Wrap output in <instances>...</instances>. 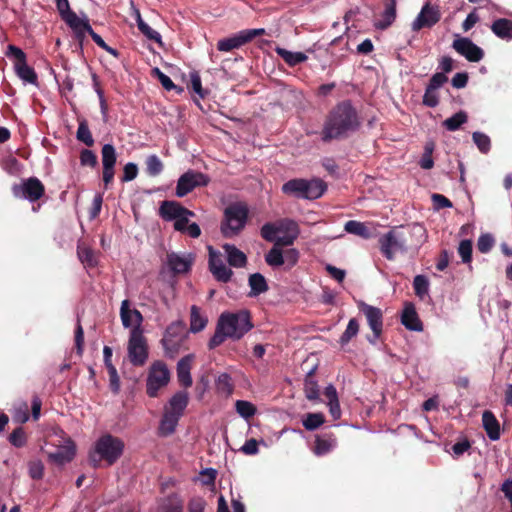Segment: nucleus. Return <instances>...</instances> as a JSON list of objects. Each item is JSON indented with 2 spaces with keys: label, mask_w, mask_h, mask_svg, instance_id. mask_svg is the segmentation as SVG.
<instances>
[{
  "label": "nucleus",
  "mask_w": 512,
  "mask_h": 512,
  "mask_svg": "<svg viewBox=\"0 0 512 512\" xmlns=\"http://www.w3.org/2000/svg\"><path fill=\"white\" fill-rule=\"evenodd\" d=\"M361 124L360 115L351 100H342L327 113L320 132L321 140L329 143L346 139L357 132Z\"/></svg>",
  "instance_id": "f257e3e1"
},
{
  "label": "nucleus",
  "mask_w": 512,
  "mask_h": 512,
  "mask_svg": "<svg viewBox=\"0 0 512 512\" xmlns=\"http://www.w3.org/2000/svg\"><path fill=\"white\" fill-rule=\"evenodd\" d=\"M253 327L251 314L248 310L223 312L217 320L213 336L208 341V349L214 350L223 344L227 338L240 340Z\"/></svg>",
  "instance_id": "f03ea898"
},
{
  "label": "nucleus",
  "mask_w": 512,
  "mask_h": 512,
  "mask_svg": "<svg viewBox=\"0 0 512 512\" xmlns=\"http://www.w3.org/2000/svg\"><path fill=\"white\" fill-rule=\"evenodd\" d=\"M249 210L243 203H233L224 210V218L221 222V233L225 238L238 235L246 226Z\"/></svg>",
  "instance_id": "7ed1b4c3"
},
{
  "label": "nucleus",
  "mask_w": 512,
  "mask_h": 512,
  "mask_svg": "<svg viewBox=\"0 0 512 512\" xmlns=\"http://www.w3.org/2000/svg\"><path fill=\"white\" fill-rule=\"evenodd\" d=\"M379 248L387 260H394L395 254L406 253L408 242L405 233L397 227L390 229L379 238Z\"/></svg>",
  "instance_id": "20e7f679"
},
{
  "label": "nucleus",
  "mask_w": 512,
  "mask_h": 512,
  "mask_svg": "<svg viewBox=\"0 0 512 512\" xmlns=\"http://www.w3.org/2000/svg\"><path fill=\"white\" fill-rule=\"evenodd\" d=\"M185 328L186 325L181 320L174 321L167 326L161 343L168 357L174 358L178 354L187 337Z\"/></svg>",
  "instance_id": "39448f33"
},
{
  "label": "nucleus",
  "mask_w": 512,
  "mask_h": 512,
  "mask_svg": "<svg viewBox=\"0 0 512 512\" xmlns=\"http://www.w3.org/2000/svg\"><path fill=\"white\" fill-rule=\"evenodd\" d=\"M170 381V371L165 362L161 360L154 361L148 371L146 381V393L149 397L158 396L160 389L167 386Z\"/></svg>",
  "instance_id": "423d86ee"
},
{
  "label": "nucleus",
  "mask_w": 512,
  "mask_h": 512,
  "mask_svg": "<svg viewBox=\"0 0 512 512\" xmlns=\"http://www.w3.org/2000/svg\"><path fill=\"white\" fill-rule=\"evenodd\" d=\"M128 358L133 366L141 367L148 359V345L143 329H131L128 341Z\"/></svg>",
  "instance_id": "0eeeda50"
},
{
  "label": "nucleus",
  "mask_w": 512,
  "mask_h": 512,
  "mask_svg": "<svg viewBox=\"0 0 512 512\" xmlns=\"http://www.w3.org/2000/svg\"><path fill=\"white\" fill-rule=\"evenodd\" d=\"M123 449V441L111 434L100 437L95 445V452L100 459L105 460L109 465L114 464L120 458Z\"/></svg>",
  "instance_id": "6e6552de"
},
{
  "label": "nucleus",
  "mask_w": 512,
  "mask_h": 512,
  "mask_svg": "<svg viewBox=\"0 0 512 512\" xmlns=\"http://www.w3.org/2000/svg\"><path fill=\"white\" fill-rule=\"evenodd\" d=\"M7 55L13 56L15 59L14 69L17 76L24 82L37 86L38 76L34 68L27 64L26 54L23 50L14 45H9Z\"/></svg>",
  "instance_id": "1a4fd4ad"
},
{
  "label": "nucleus",
  "mask_w": 512,
  "mask_h": 512,
  "mask_svg": "<svg viewBox=\"0 0 512 512\" xmlns=\"http://www.w3.org/2000/svg\"><path fill=\"white\" fill-rule=\"evenodd\" d=\"M12 192L15 197L34 203L45 195V186L37 177L33 176L22 180L20 184L13 185Z\"/></svg>",
  "instance_id": "9d476101"
},
{
  "label": "nucleus",
  "mask_w": 512,
  "mask_h": 512,
  "mask_svg": "<svg viewBox=\"0 0 512 512\" xmlns=\"http://www.w3.org/2000/svg\"><path fill=\"white\" fill-rule=\"evenodd\" d=\"M357 306L359 311L365 315L367 323L373 332V336H368L367 340L371 344H375L383 332V312L380 308L369 305L364 301H359Z\"/></svg>",
  "instance_id": "9b49d317"
},
{
  "label": "nucleus",
  "mask_w": 512,
  "mask_h": 512,
  "mask_svg": "<svg viewBox=\"0 0 512 512\" xmlns=\"http://www.w3.org/2000/svg\"><path fill=\"white\" fill-rule=\"evenodd\" d=\"M209 182L210 178L208 175L199 171L188 170L177 181L176 195L180 198L184 197L197 187L207 186Z\"/></svg>",
  "instance_id": "f8f14e48"
},
{
  "label": "nucleus",
  "mask_w": 512,
  "mask_h": 512,
  "mask_svg": "<svg viewBox=\"0 0 512 512\" xmlns=\"http://www.w3.org/2000/svg\"><path fill=\"white\" fill-rule=\"evenodd\" d=\"M265 33L263 28L242 30L231 37L220 39L217 42V49L221 52H229L242 47L257 36H262Z\"/></svg>",
  "instance_id": "ddd939ff"
},
{
  "label": "nucleus",
  "mask_w": 512,
  "mask_h": 512,
  "mask_svg": "<svg viewBox=\"0 0 512 512\" xmlns=\"http://www.w3.org/2000/svg\"><path fill=\"white\" fill-rule=\"evenodd\" d=\"M441 19V12L438 6L429 2L423 5L420 13L412 23L413 31H420L423 28H431Z\"/></svg>",
  "instance_id": "4468645a"
},
{
  "label": "nucleus",
  "mask_w": 512,
  "mask_h": 512,
  "mask_svg": "<svg viewBox=\"0 0 512 512\" xmlns=\"http://www.w3.org/2000/svg\"><path fill=\"white\" fill-rule=\"evenodd\" d=\"M102 156V179L107 189L108 186L113 182L115 175V164L117 161L116 149L112 144H105L101 149Z\"/></svg>",
  "instance_id": "2eb2a0df"
},
{
  "label": "nucleus",
  "mask_w": 512,
  "mask_h": 512,
  "mask_svg": "<svg viewBox=\"0 0 512 512\" xmlns=\"http://www.w3.org/2000/svg\"><path fill=\"white\" fill-rule=\"evenodd\" d=\"M453 48L470 62H479L484 57V51L469 38L463 37L453 41Z\"/></svg>",
  "instance_id": "dca6fc26"
},
{
  "label": "nucleus",
  "mask_w": 512,
  "mask_h": 512,
  "mask_svg": "<svg viewBox=\"0 0 512 512\" xmlns=\"http://www.w3.org/2000/svg\"><path fill=\"white\" fill-rule=\"evenodd\" d=\"M195 257L192 254L180 255L175 252H169L166 255L165 264L174 274H184L190 271Z\"/></svg>",
  "instance_id": "f3484780"
},
{
  "label": "nucleus",
  "mask_w": 512,
  "mask_h": 512,
  "mask_svg": "<svg viewBox=\"0 0 512 512\" xmlns=\"http://www.w3.org/2000/svg\"><path fill=\"white\" fill-rule=\"evenodd\" d=\"M120 317L125 328L142 329L143 316L137 309L130 308V301L125 299L121 303Z\"/></svg>",
  "instance_id": "a211bd4d"
},
{
  "label": "nucleus",
  "mask_w": 512,
  "mask_h": 512,
  "mask_svg": "<svg viewBox=\"0 0 512 512\" xmlns=\"http://www.w3.org/2000/svg\"><path fill=\"white\" fill-rule=\"evenodd\" d=\"M184 214H192V211L177 201L165 200L159 207V215L165 221H174Z\"/></svg>",
  "instance_id": "6ab92c4d"
},
{
  "label": "nucleus",
  "mask_w": 512,
  "mask_h": 512,
  "mask_svg": "<svg viewBox=\"0 0 512 512\" xmlns=\"http://www.w3.org/2000/svg\"><path fill=\"white\" fill-rule=\"evenodd\" d=\"M194 359H195L194 354H188V355L182 357L177 363V367H176L177 378H178L180 385L183 386L184 388H189L193 384V380H192L190 371H191L192 363H193Z\"/></svg>",
  "instance_id": "aec40b11"
},
{
  "label": "nucleus",
  "mask_w": 512,
  "mask_h": 512,
  "mask_svg": "<svg viewBox=\"0 0 512 512\" xmlns=\"http://www.w3.org/2000/svg\"><path fill=\"white\" fill-rule=\"evenodd\" d=\"M184 503L177 493L160 498L152 512H183Z\"/></svg>",
  "instance_id": "412c9836"
},
{
  "label": "nucleus",
  "mask_w": 512,
  "mask_h": 512,
  "mask_svg": "<svg viewBox=\"0 0 512 512\" xmlns=\"http://www.w3.org/2000/svg\"><path fill=\"white\" fill-rule=\"evenodd\" d=\"M401 323L405 326L406 329L411 331L420 332L423 330V324L416 312L415 306L413 303L408 302L405 304L402 316Z\"/></svg>",
  "instance_id": "4be33fe9"
},
{
  "label": "nucleus",
  "mask_w": 512,
  "mask_h": 512,
  "mask_svg": "<svg viewBox=\"0 0 512 512\" xmlns=\"http://www.w3.org/2000/svg\"><path fill=\"white\" fill-rule=\"evenodd\" d=\"M397 0H388L385 2L384 11L381 13L380 18L374 23L376 29L386 30L395 21L397 16Z\"/></svg>",
  "instance_id": "5701e85b"
},
{
  "label": "nucleus",
  "mask_w": 512,
  "mask_h": 512,
  "mask_svg": "<svg viewBox=\"0 0 512 512\" xmlns=\"http://www.w3.org/2000/svg\"><path fill=\"white\" fill-rule=\"evenodd\" d=\"M181 417L182 416H179L176 413L164 410L158 427V434L163 437L173 434Z\"/></svg>",
  "instance_id": "b1692460"
},
{
  "label": "nucleus",
  "mask_w": 512,
  "mask_h": 512,
  "mask_svg": "<svg viewBox=\"0 0 512 512\" xmlns=\"http://www.w3.org/2000/svg\"><path fill=\"white\" fill-rule=\"evenodd\" d=\"M337 445V439L331 432L316 436L314 453L318 456L325 455L332 451Z\"/></svg>",
  "instance_id": "393cba45"
},
{
  "label": "nucleus",
  "mask_w": 512,
  "mask_h": 512,
  "mask_svg": "<svg viewBox=\"0 0 512 512\" xmlns=\"http://www.w3.org/2000/svg\"><path fill=\"white\" fill-rule=\"evenodd\" d=\"M222 248L226 253L227 261L230 266L242 268L247 264V256L235 245L225 243Z\"/></svg>",
  "instance_id": "a878e982"
},
{
  "label": "nucleus",
  "mask_w": 512,
  "mask_h": 512,
  "mask_svg": "<svg viewBox=\"0 0 512 512\" xmlns=\"http://www.w3.org/2000/svg\"><path fill=\"white\" fill-rule=\"evenodd\" d=\"M188 402V393L186 391H179L170 398L168 405L165 406L164 410L182 416L188 405Z\"/></svg>",
  "instance_id": "bb28decb"
},
{
  "label": "nucleus",
  "mask_w": 512,
  "mask_h": 512,
  "mask_svg": "<svg viewBox=\"0 0 512 512\" xmlns=\"http://www.w3.org/2000/svg\"><path fill=\"white\" fill-rule=\"evenodd\" d=\"M483 427L490 440L496 441L500 438V425L491 411H484L482 415Z\"/></svg>",
  "instance_id": "cd10ccee"
},
{
  "label": "nucleus",
  "mask_w": 512,
  "mask_h": 512,
  "mask_svg": "<svg viewBox=\"0 0 512 512\" xmlns=\"http://www.w3.org/2000/svg\"><path fill=\"white\" fill-rule=\"evenodd\" d=\"M75 455V447L73 443L70 442L69 445L58 448L55 452L48 453V458L51 462L63 465L65 463L70 462Z\"/></svg>",
  "instance_id": "c85d7f7f"
},
{
  "label": "nucleus",
  "mask_w": 512,
  "mask_h": 512,
  "mask_svg": "<svg viewBox=\"0 0 512 512\" xmlns=\"http://www.w3.org/2000/svg\"><path fill=\"white\" fill-rule=\"evenodd\" d=\"M344 230L349 234L357 235L363 239H370L374 236L371 227L356 220L347 221L344 225Z\"/></svg>",
  "instance_id": "c756f323"
},
{
  "label": "nucleus",
  "mask_w": 512,
  "mask_h": 512,
  "mask_svg": "<svg viewBox=\"0 0 512 512\" xmlns=\"http://www.w3.org/2000/svg\"><path fill=\"white\" fill-rule=\"evenodd\" d=\"M492 32L500 39H512V20L507 18H498L491 25Z\"/></svg>",
  "instance_id": "7c9ffc66"
},
{
  "label": "nucleus",
  "mask_w": 512,
  "mask_h": 512,
  "mask_svg": "<svg viewBox=\"0 0 512 512\" xmlns=\"http://www.w3.org/2000/svg\"><path fill=\"white\" fill-rule=\"evenodd\" d=\"M208 324V318L201 312V309L193 305L190 309V332L199 333L205 329Z\"/></svg>",
  "instance_id": "2f4dec72"
},
{
  "label": "nucleus",
  "mask_w": 512,
  "mask_h": 512,
  "mask_svg": "<svg viewBox=\"0 0 512 512\" xmlns=\"http://www.w3.org/2000/svg\"><path fill=\"white\" fill-rule=\"evenodd\" d=\"M77 256L85 267L94 268L98 265V258L95 251L84 243L77 245Z\"/></svg>",
  "instance_id": "473e14b6"
},
{
  "label": "nucleus",
  "mask_w": 512,
  "mask_h": 512,
  "mask_svg": "<svg viewBox=\"0 0 512 512\" xmlns=\"http://www.w3.org/2000/svg\"><path fill=\"white\" fill-rule=\"evenodd\" d=\"M248 284L250 287L249 296L256 297L268 291L269 286L265 277L261 273H254L249 276Z\"/></svg>",
  "instance_id": "72a5a7b5"
},
{
  "label": "nucleus",
  "mask_w": 512,
  "mask_h": 512,
  "mask_svg": "<svg viewBox=\"0 0 512 512\" xmlns=\"http://www.w3.org/2000/svg\"><path fill=\"white\" fill-rule=\"evenodd\" d=\"M275 52L290 67H295L308 59L307 55L303 52H292L282 47H276Z\"/></svg>",
  "instance_id": "f704fd0d"
},
{
  "label": "nucleus",
  "mask_w": 512,
  "mask_h": 512,
  "mask_svg": "<svg viewBox=\"0 0 512 512\" xmlns=\"http://www.w3.org/2000/svg\"><path fill=\"white\" fill-rule=\"evenodd\" d=\"M305 199H317L323 195L326 190V184L320 179L306 180Z\"/></svg>",
  "instance_id": "c9c22d12"
},
{
  "label": "nucleus",
  "mask_w": 512,
  "mask_h": 512,
  "mask_svg": "<svg viewBox=\"0 0 512 512\" xmlns=\"http://www.w3.org/2000/svg\"><path fill=\"white\" fill-rule=\"evenodd\" d=\"M66 24L72 29L75 40L79 43V46L82 47L85 40V34L87 33L84 26L90 25L88 19L83 20L77 16L74 20H71V22H66Z\"/></svg>",
  "instance_id": "e433bc0d"
},
{
  "label": "nucleus",
  "mask_w": 512,
  "mask_h": 512,
  "mask_svg": "<svg viewBox=\"0 0 512 512\" xmlns=\"http://www.w3.org/2000/svg\"><path fill=\"white\" fill-rule=\"evenodd\" d=\"M305 185V179H292L284 183L282 186V191L285 194H291L299 198H304L306 188Z\"/></svg>",
  "instance_id": "4c0bfd02"
},
{
  "label": "nucleus",
  "mask_w": 512,
  "mask_h": 512,
  "mask_svg": "<svg viewBox=\"0 0 512 512\" xmlns=\"http://www.w3.org/2000/svg\"><path fill=\"white\" fill-rule=\"evenodd\" d=\"M145 166L146 173L151 177L158 176L164 169L163 162L156 154L147 156Z\"/></svg>",
  "instance_id": "58836bf2"
},
{
  "label": "nucleus",
  "mask_w": 512,
  "mask_h": 512,
  "mask_svg": "<svg viewBox=\"0 0 512 512\" xmlns=\"http://www.w3.org/2000/svg\"><path fill=\"white\" fill-rule=\"evenodd\" d=\"M137 26L144 36L162 46L161 35L144 22L139 12H137Z\"/></svg>",
  "instance_id": "ea45409f"
},
{
  "label": "nucleus",
  "mask_w": 512,
  "mask_h": 512,
  "mask_svg": "<svg viewBox=\"0 0 512 512\" xmlns=\"http://www.w3.org/2000/svg\"><path fill=\"white\" fill-rule=\"evenodd\" d=\"M76 138L78 141L84 143L88 147H92L94 145V139L86 120H81L79 122Z\"/></svg>",
  "instance_id": "a19ab883"
},
{
  "label": "nucleus",
  "mask_w": 512,
  "mask_h": 512,
  "mask_svg": "<svg viewBox=\"0 0 512 512\" xmlns=\"http://www.w3.org/2000/svg\"><path fill=\"white\" fill-rule=\"evenodd\" d=\"M467 114L464 111H459L455 113L453 116L447 118L443 125L444 127L449 131H456L458 130L461 125L467 122Z\"/></svg>",
  "instance_id": "79ce46f5"
},
{
  "label": "nucleus",
  "mask_w": 512,
  "mask_h": 512,
  "mask_svg": "<svg viewBox=\"0 0 512 512\" xmlns=\"http://www.w3.org/2000/svg\"><path fill=\"white\" fill-rule=\"evenodd\" d=\"M359 323L357 319L352 318L349 320L348 325L345 331L342 333L339 339V343L341 346L347 345L353 337H355L359 332Z\"/></svg>",
  "instance_id": "37998d69"
},
{
  "label": "nucleus",
  "mask_w": 512,
  "mask_h": 512,
  "mask_svg": "<svg viewBox=\"0 0 512 512\" xmlns=\"http://www.w3.org/2000/svg\"><path fill=\"white\" fill-rule=\"evenodd\" d=\"M265 261L271 267H279L284 265V255L281 248L273 246L266 254Z\"/></svg>",
  "instance_id": "c03bdc74"
},
{
  "label": "nucleus",
  "mask_w": 512,
  "mask_h": 512,
  "mask_svg": "<svg viewBox=\"0 0 512 512\" xmlns=\"http://www.w3.org/2000/svg\"><path fill=\"white\" fill-rule=\"evenodd\" d=\"M325 422L324 415L322 413H308L303 419V426L308 431H314L318 429Z\"/></svg>",
  "instance_id": "a18cd8bd"
},
{
  "label": "nucleus",
  "mask_w": 512,
  "mask_h": 512,
  "mask_svg": "<svg viewBox=\"0 0 512 512\" xmlns=\"http://www.w3.org/2000/svg\"><path fill=\"white\" fill-rule=\"evenodd\" d=\"M277 225L279 233L290 234L293 236H299L300 234L298 223L292 219H282L277 222Z\"/></svg>",
  "instance_id": "49530a36"
},
{
  "label": "nucleus",
  "mask_w": 512,
  "mask_h": 512,
  "mask_svg": "<svg viewBox=\"0 0 512 512\" xmlns=\"http://www.w3.org/2000/svg\"><path fill=\"white\" fill-rule=\"evenodd\" d=\"M304 392L305 396L309 400H317L319 398V388L317 381L312 377L311 373H309L304 382Z\"/></svg>",
  "instance_id": "de8ad7c7"
},
{
  "label": "nucleus",
  "mask_w": 512,
  "mask_h": 512,
  "mask_svg": "<svg viewBox=\"0 0 512 512\" xmlns=\"http://www.w3.org/2000/svg\"><path fill=\"white\" fill-rule=\"evenodd\" d=\"M56 7L59 12L61 19L66 22H71L74 18L77 17V14L71 10L70 4L68 0H55Z\"/></svg>",
  "instance_id": "09e8293b"
},
{
  "label": "nucleus",
  "mask_w": 512,
  "mask_h": 512,
  "mask_svg": "<svg viewBox=\"0 0 512 512\" xmlns=\"http://www.w3.org/2000/svg\"><path fill=\"white\" fill-rule=\"evenodd\" d=\"M413 288L415 295L423 299L429 291V281L424 275H417L413 280Z\"/></svg>",
  "instance_id": "8fccbe9b"
},
{
  "label": "nucleus",
  "mask_w": 512,
  "mask_h": 512,
  "mask_svg": "<svg viewBox=\"0 0 512 512\" xmlns=\"http://www.w3.org/2000/svg\"><path fill=\"white\" fill-rule=\"evenodd\" d=\"M237 413L245 419H249L256 413V407L249 401L237 400L235 403Z\"/></svg>",
  "instance_id": "3c124183"
},
{
  "label": "nucleus",
  "mask_w": 512,
  "mask_h": 512,
  "mask_svg": "<svg viewBox=\"0 0 512 512\" xmlns=\"http://www.w3.org/2000/svg\"><path fill=\"white\" fill-rule=\"evenodd\" d=\"M12 418L15 422L23 424L29 420V408L27 402H20L12 412Z\"/></svg>",
  "instance_id": "603ef678"
},
{
  "label": "nucleus",
  "mask_w": 512,
  "mask_h": 512,
  "mask_svg": "<svg viewBox=\"0 0 512 512\" xmlns=\"http://www.w3.org/2000/svg\"><path fill=\"white\" fill-rule=\"evenodd\" d=\"M9 442L17 448L24 447L27 443V434L23 427H17L9 435Z\"/></svg>",
  "instance_id": "864d4df0"
},
{
  "label": "nucleus",
  "mask_w": 512,
  "mask_h": 512,
  "mask_svg": "<svg viewBox=\"0 0 512 512\" xmlns=\"http://www.w3.org/2000/svg\"><path fill=\"white\" fill-rule=\"evenodd\" d=\"M216 388L219 392L231 394L233 391L232 378L227 373H222L216 379Z\"/></svg>",
  "instance_id": "5fc2aeb1"
},
{
  "label": "nucleus",
  "mask_w": 512,
  "mask_h": 512,
  "mask_svg": "<svg viewBox=\"0 0 512 512\" xmlns=\"http://www.w3.org/2000/svg\"><path fill=\"white\" fill-rule=\"evenodd\" d=\"M472 241L469 239L462 240L458 247V254L465 264H470L472 261Z\"/></svg>",
  "instance_id": "6e6d98bb"
},
{
  "label": "nucleus",
  "mask_w": 512,
  "mask_h": 512,
  "mask_svg": "<svg viewBox=\"0 0 512 512\" xmlns=\"http://www.w3.org/2000/svg\"><path fill=\"white\" fill-rule=\"evenodd\" d=\"M153 72L157 75L159 82L167 91L176 90L178 94L183 92V88L175 85L171 78L164 74L159 68H155Z\"/></svg>",
  "instance_id": "4d7b16f0"
},
{
  "label": "nucleus",
  "mask_w": 512,
  "mask_h": 512,
  "mask_svg": "<svg viewBox=\"0 0 512 512\" xmlns=\"http://www.w3.org/2000/svg\"><path fill=\"white\" fill-rule=\"evenodd\" d=\"M473 141L482 153H487L491 148L490 138L481 132H474L472 135Z\"/></svg>",
  "instance_id": "13d9d810"
},
{
  "label": "nucleus",
  "mask_w": 512,
  "mask_h": 512,
  "mask_svg": "<svg viewBox=\"0 0 512 512\" xmlns=\"http://www.w3.org/2000/svg\"><path fill=\"white\" fill-rule=\"evenodd\" d=\"M261 237L268 242H275L276 234L279 233L277 223H265L260 230Z\"/></svg>",
  "instance_id": "bf43d9fd"
},
{
  "label": "nucleus",
  "mask_w": 512,
  "mask_h": 512,
  "mask_svg": "<svg viewBox=\"0 0 512 512\" xmlns=\"http://www.w3.org/2000/svg\"><path fill=\"white\" fill-rule=\"evenodd\" d=\"M215 279L219 282L227 283L231 280L233 271L228 268L225 264L220 267H215V270L211 272Z\"/></svg>",
  "instance_id": "052dcab7"
},
{
  "label": "nucleus",
  "mask_w": 512,
  "mask_h": 512,
  "mask_svg": "<svg viewBox=\"0 0 512 512\" xmlns=\"http://www.w3.org/2000/svg\"><path fill=\"white\" fill-rule=\"evenodd\" d=\"M29 475L34 480H40L44 475V465L40 460L30 461L28 464Z\"/></svg>",
  "instance_id": "680f3d73"
},
{
  "label": "nucleus",
  "mask_w": 512,
  "mask_h": 512,
  "mask_svg": "<svg viewBox=\"0 0 512 512\" xmlns=\"http://www.w3.org/2000/svg\"><path fill=\"white\" fill-rule=\"evenodd\" d=\"M494 238L490 234H482L477 241V248L481 253H488L494 246Z\"/></svg>",
  "instance_id": "e2e57ef3"
},
{
  "label": "nucleus",
  "mask_w": 512,
  "mask_h": 512,
  "mask_svg": "<svg viewBox=\"0 0 512 512\" xmlns=\"http://www.w3.org/2000/svg\"><path fill=\"white\" fill-rule=\"evenodd\" d=\"M109 375V385L114 393H118L120 390V379L116 370V367L113 364H109L106 367Z\"/></svg>",
  "instance_id": "0e129e2a"
},
{
  "label": "nucleus",
  "mask_w": 512,
  "mask_h": 512,
  "mask_svg": "<svg viewBox=\"0 0 512 512\" xmlns=\"http://www.w3.org/2000/svg\"><path fill=\"white\" fill-rule=\"evenodd\" d=\"M423 104L430 108L436 107L439 104V96L437 90L426 87L423 96Z\"/></svg>",
  "instance_id": "69168bd1"
},
{
  "label": "nucleus",
  "mask_w": 512,
  "mask_h": 512,
  "mask_svg": "<svg viewBox=\"0 0 512 512\" xmlns=\"http://www.w3.org/2000/svg\"><path fill=\"white\" fill-rule=\"evenodd\" d=\"M80 163L82 166L94 168L98 163L97 156L93 151L84 149L80 153Z\"/></svg>",
  "instance_id": "338daca9"
},
{
  "label": "nucleus",
  "mask_w": 512,
  "mask_h": 512,
  "mask_svg": "<svg viewBox=\"0 0 512 512\" xmlns=\"http://www.w3.org/2000/svg\"><path fill=\"white\" fill-rule=\"evenodd\" d=\"M138 175V166L133 163L129 162L123 167V175L121 177V182H130L134 180Z\"/></svg>",
  "instance_id": "774afa93"
}]
</instances>
